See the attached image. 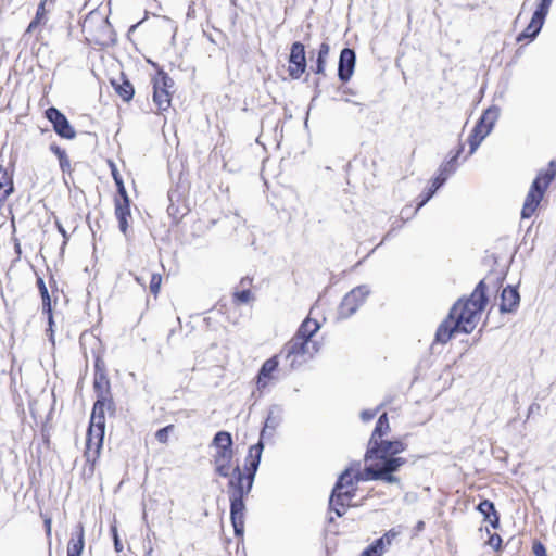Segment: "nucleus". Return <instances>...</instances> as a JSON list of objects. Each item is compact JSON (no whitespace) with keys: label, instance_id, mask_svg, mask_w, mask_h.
Masks as SVG:
<instances>
[{"label":"nucleus","instance_id":"4c0bfd02","mask_svg":"<svg viewBox=\"0 0 556 556\" xmlns=\"http://www.w3.org/2000/svg\"><path fill=\"white\" fill-rule=\"evenodd\" d=\"M552 2L553 0H542L536 10L534 11V13L545 18Z\"/></svg>","mask_w":556,"mask_h":556},{"label":"nucleus","instance_id":"a211bd4d","mask_svg":"<svg viewBox=\"0 0 556 556\" xmlns=\"http://www.w3.org/2000/svg\"><path fill=\"white\" fill-rule=\"evenodd\" d=\"M85 546L84 526L78 523L67 545V556H80Z\"/></svg>","mask_w":556,"mask_h":556},{"label":"nucleus","instance_id":"f8f14e48","mask_svg":"<svg viewBox=\"0 0 556 556\" xmlns=\"http://www.w3.org/2000/svg\"><path fill=\"white\" fill-rule=\"evenodd\" d=\"M460 151L462 149L456 153L454 157H452L448 162H446L440 167L439 175L433 179L432 187L430 188L427 195L418 203L416 212L432 198L435 191L446 181L447 177L455 170L454 162L458 157Z\"/></svg>","mask_w":556,"mask_h":556},{"label":"nucleus","instance_id":"a19ab883","mask_svg":"<svg viewBox=\"0 0 556 556\" xmlns=\"http://www.w3.org/2000/svg\"><path fill=\"white\" fill-rule=\"evenodd\" d=\"M252 295L250 290L243 289L235 293V300L240 303H248L251 300Z\"/></svg>","mask_w":556,"mask_h":556},{"label":"nucleus","instance_id":"8fccbe9b","mask_svg":"<svg viewBox=\"0 0 556 556\" xmlns=\"http://www.w3.org/2000/svg\"><path fill=\"white\" fill-rule=\"evenodd\" d=\"M118 220V227H119V230L126 235L127 233V228H128V220L127 218H123V219H117Z\"/></svg>","mask_w":556,"mask_h":556},{"label":"nucleus","instance_id":"58836bf2","mask_svg":"<svg viewBox=\"0 0 556 556\" xmlns=\"http://www.w3.org/2000/svg\"><path fill=\"white\" fill-rule=\"evenodd\" d=\"M162 282V276L160 274H153L150 280V291L156 294L160 291Z\"/></svg>","mask_w":556,"mask_h":556},{"label":"nucleus","instance_id":"aec40b11","mask_svg":"<svg viewBox=\"0 0 556 556\" xmlns=\"http://www.w3.org/2000/svg\"><path fill=\"white\" fill-rule=\"evenodd\" d=\"M544 17L540 16L539 14L533 13L531 22L526 27V29L519 34L517 37V41H522L525 39H534L538 34L540 33L543 24H544Z\"/></svg>","mask_w":556,"mask_h":556},{"label":"nucleus","instance_id":"3c124183","mask_svg":"<svg viewBox=\"0 0 556 556\" xmlns=\"http://www.w3.org/2000/svg\"><path fill=\"white\" fill-rule=\"evenodd\" d=\"M45 527H46L47 536L50 538L51 536V519L50 518L45 519Z\"/></svg>","mask_w":556,"mask_h":556},{"label":"nucleus","instance_id":"e433bc0d","mask_svg":"<svg viewBox=\"0 0 556 556\" xmlns=\"http://www.w3.org/2000/svg\"><path fill=\"white\" fill-rule=\"evenodd\" d=\"M173 428H174V426L169 425L167 427H164V428L157 430L155 433L156 440L161 443H166L168 440V433L170 430H173Z\"/></svg>","mask_w":556,"mask_h":556},{"label":"nucleus","instance_id":"79ce46f5","mask_svg":"<svg viewBox=\"0 0 556 556\" xmlns=\"http://www.w3.org/2000/svg\"><path fill=\"white\" fill-rule=\"evenodd\" d=\"M473 130L478 134H481L483 136H488L491 131H492V128H490L488 125L485 124H482L481 121H479L477 123V125L475 126Z\"/></svg>","mask_w":556,"mask_h":556},{"label":"nucleus","instance_id":"6e6552de","mask_svg":"<svg viewBox=\"0 0 556 556\" xmlns=\"http://www.w3.org/2000/svg\"><path fill=\"white\" fill-rule=\"evenodd\" d=\"M173 79L165 73H159L153 83V102L159 111H166L170 106L169 88L173 87Z\"/></svg>","mask_w":556,"mask_h":556},{"label":"nucleus","instance_id":"5701e85b","mask_svg":"<svg viewBox=\"0 0 556 556\" xmlns=\"http://www.w3.org/2000/svg\"><path fill=\"white\" fill-rule=\"evenodd\" d=\"M13 192V182L7 169L0 167V203Z\"/></svg>","mask_w":556,"mask_h":556},{"label":"nucleus","instance_id":"c03bdc74","mask_svg":"<svg viewBox=\"0 0 556 556\" xmlns=\"http://www.w3.org/2000/svg\"><path fill=\"white\" fill-rule=\"evenodd\" d=\"M118 194L121 195V202L122 203H129V198H128V194L126 192V189H125V186H124V182L123 181H118Z\"/></svg>","mask_w":556,"mask_h":556},{"label":"nucleus","instance_id":"09e8293b","mask_svg":"<svg viewBox=\"0 0 556 556\" xmlns=\"http://www.w3.org/2000/svg\"><path fill=\"white\" fill-rule=\"evenodd\" d=\"M501 543H502V539H501V536H500V535H497V534L492 535V536L490 538V540H489V544H490L492 547H494V548H498V547H500V545H501Z\"/></svg>","mask_w":556,"mask_h":556},{"label":"nucleus","instance_id":"c85d7f7f","mask_svg":"<svg viewBox=\"0 0 556 556\" xmlns=\"http://www.w3.org/2000/svg\"><path fill=\"white\" fill-rule=\"evenodd\" d=\"M387 548L388 546L384 543V539H378L364 549L361 556H382Z\"/></svg>","mask_w":556,"mask_h":556},{"label":"nucleus","instance_id":"2f4dec72","mask_svg":"<svg viewBox=\"0 0 556 556\" xmlns=\"http://www.w3.org/2000/svg\"><path fill=\"white\" fill-rule=\"evenodd\" d=\"M50 150L58 156L60 162V167L63 172L67 170L71 166L70 160L66 155V152L61 149L59 146L52 144Z\"/></svg>","mask_w":556,"mask_h":556},{"label":"nucleus","instance_id":"393cba45","mask_svg":"<svg viewBox=\"0 0 556 556\" xmlns=\"http://www.w3.org/2000/svg\"><path fill=\"white\" fill-rule=\"evenodd\" d=\"M104 406L105 403L102 400H98L94 403L90 418V426L105 428Z\"/></svg>","mask_w":556,"mask_h":556},{"label":"nucleus","instance_id":"5fc2aeb1","mask_svg":"<svg viewBox=\"0 0 556 556\" xmlns=\"http://www.w3.org/2000/svg\"><path fill=\"white\" fill-rule=\"evenodd\" d=\"M113 177L116 186L118 187V181H123L122 178L115 172H113Z\"/></svg>","mask_w":556,"mask_h":556},{"label":"nucleus","instance_id":"a878e982","mask_svg":"<svg viewBox=\"0 0 556 556\" xmlns=\"http://www.w3.org/2000/svg\"><path fill=\"white\" fill-rule=\"evenodd\" d=\"M46 3H47V0L40 1L37 12H36V15L34 17V20L29 23V25L26 29V33H31V31L36 30V28L39 25L46 24V22H47Z\"/></svg>","mask_w":556,"mask_h":556},{"label":"nucleus","instance_id":"c9c22d12","mask_svg":"<svg viewBox=\"0 0 556 556\" xmlns=\"http://www.w3.org/2000/svg\"><path fill=\"white\" fill-rule=\"evenodd\" d=\"M232 450H217L214 455V464L231 463Z\"/></svg>","mask_w":556,"mask_h":556},{"label":"nucleus","instance_id":"39448f33","mask_svg":"<svg viewBox=\"0 0 556 556\" xmlns=\"http://www.w3.org/2000/svg\"><path fill=\"white\" fill-rule=\"evenodd\" d=\"M479 317L480 315H447L437 330L435 340L446 343L454 334L472 332Z\"/></svg>","mask_w":556,"mask_h":556},{"label":"nucleus","instance_id":"4468645a","mask_svg":"<svg viewBox=\"0 0 556 556\" xmlns=\"http://www.w3.org/2000/svg\"><path fill=\"white\" fill-rule=\"evenodd\" d=\"M369 290L366 286H361L353 289L350 293H348L342 303V313H356L359 309L361 305L365 301L368 295Z\"/></svg>","mask_w":556,"mask_h":556},{"label":"nucleus","instance_id":"7ed1b4c3","mask_svg":"<svg viewBox=\"0 0 556 556\" xmlns=\"http://www.w3.org/2000/svg\"><path fill=\"white\" fill-rule=\"evenodd\" d=\"M556 177V162L553 160L548 164V168L545 170H540L536 178L533 180L530 190L525 199L523 206L521 210V218H530L535 210L538 208L540 202L542 201L545 190L549 186V184Z\"/></svg>","mask_w":556,"mask_h":556},{"label":"nucleus","instance_id":"f704fd0d","mask_svg":"<svg viewBox=\"0 0 556 556\" xmlns=\"http://www.w3.org/2000/svg\"><path fill=\"white\" fill-rule=\"evenodd\" d=\"M115 215L117 219L128 218L130 216L129 203L115 202Z\"/></svg>","mask_w":556,"mask_h":556},{"label":"nucleus","instance_id":"a18cd8bd","mask_svg":"<svg viewBox=\"0 0 556 556\" xmlns=\"http://www.w3.org/2000/svg\"><path fill=\"white\" fill-rule=\"evenodd\" d=\"M377 409H365L361 413V418L363 421H369L377 415Z\"/></svg>","mask_w":556,"mask_h":556},{"label":"nucleus","instance_id":"2eb2a0df","mask_svg":"<svg viewBox=\"0 0 556 556\" xmlns=\"http://www.w3.org/2000/svg\"><path fill=\"white\" fill-rule=\"evenodd\" d=\"M355 61L356 55L354 50L344 48L341 51L338 66V76L343 83L348 81L353 75Z\"/></svg>","mask_w":556,"mask_h":556},{"label":"nucleus","instance_id":"b1692460","mask_svg":"<svg viewBox=\"0 0 556 556\" xmlns=\"http://www.w3.org/2000/svg\"><path fill=\"white\" fill-rule=\"evenodd\" d=\"M478 510L485 517V519H489L493 528L497 527L500 518L492 502L488 500L482 501L478 506Z\"/></svg>","mask_w":556,"mask_h":556},{"label":"nucleus","instance_id":"603ef678","mask_svg":"<svg viewBox=\"0 0 556 556\" xmlns=\"http://www.w3.org/2000/svg\"><path fill=\"white\" fill-rule=\"evenodd\" d=\"M58 226V229L59 231L62 233L63 238L65 239L64 243H66V239H67V232L66 230L63 228V226L61 224H56Z\"/></svg>","mask_w":556,"mask_h":556},{"label":"nucleus","instance_id":"bb28decb","mask_svg":"<svg viewBox=\"0 0 556 556\" xmlns=\"http://www.w3.org/2000/svg\"><path fill=\"white\" fill-rule=\"evenodd\" d=\"M115 87L117 94L126 102L130 101L134 97L135 90L128 80H123L121 84L112 83Z\"/></svg>","mask_w":556,"mask_h":556},{"label":"nucleus","instance_id":"f257e3e1","mask_svg":"<svg viewBox=\"0 0 556 556\" xmlns=\"http://www.w3.org/2000/svg\"><path fill=\"white\" fill-rule=\"evenodd\" d=\"M369 480L368 476L364 472L356 471L352 468L345 469L339 477L332 494L330 496L329 506L338 517L345 513L348 507L355 496L356 485L359 481Z\"/></svg>","mask_w":556,"mask_h":556},{"label":"nucleus","instance_id":"423d86ee","mask_svg":"<svg viewBox=\"0 0 556 556\" xmlns=\"http://www.w3.org/2000/svg\"><path fill=\"white\" fill-rule=\"evenodd\" d=\"M317 352L316 344L306 339L294 337L290 340L282 350L286 358L290 359V365L294 367L296 364H302L312 358Z\"/></svg>","mask_w":556,"mask_h":556},{"label":"nucleus","instance_id":"ddd939ff","mask_svg":"<svg viewBox=\"0 0 556 556\" xmlns=\"http://www.w3.org/2000/svg\"><path fill=\"white\" fill-rule=\"evenodd\" d=\"M104 429L100 427L89 426L86 440V457L88 460L94 462L102 447Z\"/></svg>","mask_w":556,"mask_h":556},{"label":"nucleus","instance_id":"c756f323","mask_svg":"<svg viewBox=\"0 0 556 556\" xmlns=\"http://www.w3.org/2000/svg\"><path fill=\"white\" fill-rule=\"evenodd\" d=\"M329 52H330V46L327 42H323L320 45V48L318 51V58H317L316 70H315L316 74H324L326 60L329 55Z\"/></svg>","mask_w":556,"mask_h":556},{"label":"nucleus","instance_id":"72a5a7b5","mask_svg":"<svg viewBox=\"0 0 556 556\" xmlns=\"http://www.w3.org/2000/svg\"><path fill=\"white\" fill-rule=\"evenodd\" d=\"M486 136L476 132L473 129L469 136L468 142L470 146L469 154H473L476 150L479 148L481 142L484 140Z\"/></svg>","mask_w":556,"mask_h":556},{"label":"nucleus","instance_id":"49530a36","mask_svg":"<svg viewBox=\"0 0 556 556\" xmlns=\"http://www.w3.org/2000/svg\"><path fill=\"white\" fill-rule=\"evenodd\" d=\"M112 533H113V539H114V547H115L116 552H122L123 545L118 539L117 529L115 526L112 527Z\"/></svg>","mask_w":556,"mask_h":556},{"label":"nucleus","instance_id":"864d4df0","mask_svg":"<svg viewBox=\"0 0 556 556\" xmlns=\"http://www.w3.org/2000/svg\"><path fill=\"white\" fill-rule=\"evenodd\" d=\"M250 282L251 280L249 278H243L240 281V286L244 289Z\"/></svg>","mask_w":556,"mask_h":556},{"label":"nucleus","instance_id":"4be33fe9","mask_svg":"<svg viewBox=\"0 0 556 556\" xmlns=\"http://www.w3.org/2000/svg\"><path fill=\"white\" fill-rule=\"evenodd\" d=\"M263 448L264 446L262 442H258L257 444L251 446L249 450V455L247 457V463L249 464L248 471L249 473H253V476H255V472L260 465Z\"/></svg>","mask_w":556,"mask_h":556},{"label":"nucleus","instance_id":"473e14b6","mask_svg":"<svg viewBox=\"0 0 556 556\" xmlns=\"http://www.w3.org/2000/svg\"><path fill=\"white\" fill-rule=\"evenodd\" d=\"M37 283H38V287H39V290H40V294H41V298H42V308H43V312L46 313H51L52 311V307H51V300H50V296H49V293H48V289L43 282V280L41 278H39L37 280Z\"/></svg>","mask_w":556,"mask_h":556},{"label":"nucleus","instance_id":"ea45409f","mask_svg":"<svg viewBox=\"0 0 556 556\" xmlns=\"http://www.w3.org/2000/svg\"><path fill=\"white\" fill-rule=\"evenodd\" d=\"M216 472L222 477H228L231 472V463L215 464Z\"/></svg>","mask_w":556,"mask_h":556},{"label":"nucleus","instance_id":"9b49d317","mask_svg":"<svg viewBox=\"0 0 556 556\" xmlns=\"http://www.w3.org/2000/svg\"><path fill=\"white\" fill-rule=\"evenodd\" d=\"M289 75L293 79H299L306 70L305 48L301 42H294L291 46L289 56Z\"/></svg>","mask_w":556,"mask_h":556},{"label":"nucleus","instance_id":"6ab92c4d","mask_svg":"<svg viewBox=\"0 0 556 556\" xmlns=\"http://www.w3.org/2000/svg\"><path fill=\"white\" fill-rule=\"evenodd\" d=\"M277 366L278 362L276 357L269 358L263 364L257 377L258 390H262L268 386L269 381L273 379V372L277 369Z\"/></svg>","mask_w":556,"mask_h":556},{"label":"nucleus","instance_id":"7c9ffc66","mask_svg":"<svg viewBox=\"0 0 556 556\" xmlns=\"http://www.w3.org/2000/svg\"><path fill=\"white\" fill-rule=\"evenodd\" d=\"M498 116H500V108L492 105L488 110L484 111V113L482 114V116L480 117L479 121H481L482 124H485L490 128L493 129V126H494L495 122L497 121Z\"/></svg>","mask_w":556,"mask_h":556},{"label":"nucleus","instance_id":"6e6d98bb","mask_svg":"<svg viewBox=\"0 0 556 556\" xmlns=\"http://www.w3.org/2000/svg\"><path fill=\"white\" fill-rule=\"evenodd\" d=\"M52 317H53V315H52V314H49V318H48V320H49V327H50V331H51V332H52V325H53V318H52Z\"/></svg>","mask_w":556,"mask_h":556},{"label":"nucleus","instance_id":"20e7f679","mask_svg":"<svg viewBox=\"0 0 556 556\" xmlns=\"http://www.w3.org/2000/svg\"><path fill=\"white\" fill-rule=\"evenodd\" d=\"M397 454H387L383 457H375L368 460L369 465L365 468V473L369 480H383L388 483H397L400 480L392 473L406 463L403 457H396Z\"/></svg>","mask_w":556,"mask_h":556},{"label":"nucleus","instance_id":"0eeeda50","mask_svg":"<svg viewBox=\"0 0 556 556\" xmlns=\"http://www.w3.org/2000/svg\"><path fill=\"white\" fill-rule=\"evenodd\" d=\"M488 304L486 287L481 280L468 299H459L448 313H481Z\"/></svg>","mask_w":556,"mask_h":556},{"label":"nucleus","instance_id":"412c9836","mask_svg":"<svg viewBox=\"0 0 556 556\" xmlns=\"http://www.w3.org/2000/svg\"><path fill=\"white\" fill-rule=\"evenodd\" d=\"M320 328V324L317 319L311 318L307 315L306 319L301 324L299 331L295 337L300 339L309 340L312 336Z\"/></svg>","mask_w":556,"mask_h":556},{"label":"nucleus","instance_id":"9d476101","mask_svg":"<svg viewBox=\"0 0 556 556\" xmlns=\"http://www.w3.org/2000/svg\"><path fill=\"white\" fill-rule=\"evenodd\" d=\"M46 117L52 123L54 131L66 139H74L76 132L71 126L66 116L61 113L56 108H49L46 111Z\"/></svg>","mask_w":556,"mask_h":556},{"label":"nucleus","instance_id":"f03ea898","mask_svg":"<svg viewBox=\"0 0 556 556\" xmlns=\"http://www.w3.org/2000/svg\"><path fill=\"white\" fill-rule=\"evenodd\" d=\"M390 431L388 416L383 413L374 429L368 443V450L365 454L366 460H372L375 457H382L387 454H400L405 451L406 445L401 441H387L381 440Z\"/></svg>","mask_w":556,"mask_h":556},{"label":"nucleus","instance_id":"de8ad7c7","mask_svg":"<svg viewBox=\"0 0 556 556\" xmlns=\"http://www.w3.org/2000/svg\"><path fill=\"white\" fill-rule=\"evenodd\" d=\"M533 553L535 556H547L546 549L541 543H534Z\"/></svg>","mask_w":556,"mask_h":556},{"label":"nucleus","instance_id":"cd10ccee","mask_svg":"<svg viewBox=\"0 0 556 556\" xmlns=\"http://www.w3.org/2000/svg\"><path fill=\"white\" fill-rule=\"evenodd\" d=\"M213 443L216 446V450H232V439L229 432H217L214 437Z\"/></svg>","mask_w":556,"mask_h":556},{"label":"nucleus","instance_id":"37998d69","mask_svg":"<svg viewBox=\"0 0 556 556\" xmlns=\"http://www.w3.org/2000/svg\"><path fill=\"white\" fill-rule=\"evenodd\" d=\"M400 534L395 529L389 530L381 539H384V543L389 547L392 544V541Z\"/></svg>","mask_w":556,"mask_h":556},{"label":"nucleus","instance_id":"f3484780","mask_svg":"<svg viewBox=\"0 0 556 556\" xmlns=\"http://www.w3.org/2000/svg\"><path fill=\"white\" fill-rule=\"evenodd\" d=\"M520 296L518 291L513 287H506L501 294V313H510L519 304Z\"/></svg>","mask_w":556,"mask_h":556},{"label":"nucleus","instance_id":"dca6fc26","mask_svg":"<svg viewBox=\"0 0 556 556\" xmlns=\"http://www.w3.org/2000/svg\"><path fill=\"white\" fill-rule=\"evenodd\" d=\"M254 481L253 473L243 475L241 469L237 466L233 468L232 478L229 481L230 491H242V496L248 494Z\"/></svg>","mask_w":556,"mask_h":556},{"label":"nucleus","instance_id":"1a4fd4ad","mask_svg":"<svg viewBox=\"0 0 556 556\" xmlns=\"http://www.w3.org/2000/svg\"><path fill=\"white\" fill-rule=\"evenodd\" d=\"M230 518L236 535H242L244 530V503L242 491H229Z\"/></svg>","mask_w":556,"mask_h":556}]
</instances>
